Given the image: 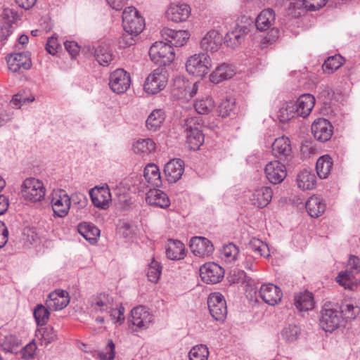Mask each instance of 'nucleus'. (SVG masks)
Listing matches in <instances>:
<instances>
[{
	"instance_id": "cd10ccee",
	"label": "nucleus",
	"mask_w": 360,
	"mask_h": 360,
	"mask_svg": "<svg viewBox=\"0 0 360 360\" xmlns=\"http://www.w3.org/2000/svg\"><path fill=\"white\" fill-rule=\"evenodd\" d=\"M315 101L316 99L311 94H304L301 95L297 101L294 102L297 116L303 118L309 116L314 107Z\"/></svg>"
},
{
	"instance_id": "39448f33",
	"label": "nucleus",
	"mask_w": 360,
	"mask_h": 360,
	"mask_svg": "<svg viewBox=\"0 0 360 360\" xmlns=\"http://www.w3.org/2000/svg\"><path fill=\"white\" fill-rule=\"evenodd\" d=\"M21 193L25 200L37 202L44 199L46 188L41 181L31 177L23 181L21 186Z\"/></svg>"
},
{
	"instance_id": "338daca9",
	"label": "nucleus",
	"mask_w": 360,
	"mask_h": 360,
	"mask_svg": "<svg viewBox=\"0 0 360 360\" xmlns=\"http://www.w3.org/2000/svg\"><path fill=\"white\" fill-rule=\"evenodd\" d=\"M348 267L351 273L360 272V259L355 255H350L348 260Z\"/></svg>"
},
{
	"instance_id": "4468645a",
	"label": "nucleus",
	"mask_w": 360,
	"mask_h": 360,
	"mask_svg": "<svg viewBox=\"0 0 360 360\" xmlns=\"http://www.w3.org/2000/svg\"><path fill=\"white\" fill-rule=\"evenodd\" d=\"M200 276L204 282L214 284L221 281L224 276V270L219 264L209 262L200 266Z\"/></svg>"
},
{
	"instance_id": "774afa93",
	"label": "nucleus",
	"mask_w": 360,
	"mask_h": 360,
	"mask_svg": "<svg viewBox=\"0 0 360 360\" xmlns=\"http://www.w3.org/2000/svg\"><path fill=\"white\" fill-rule=\"evenodd\" d=\"M136 36H134L132 34H130L129 33L125 32L122 34V36L120 39V45L122 47H127L130 46L135 44V39L134 37Z\"/></svg>"
},
{
	"instance_id": "69168bd1",
	"label": "nucleus",
	"mask_w": 360,
	"mask_h": 360,
	"mask_svg": "<svg viewBox=\"0 0 360 360\" xmlns=\"http://www.w3.org/2000/svg\"><path fill=\"white\" fill-rule=\"evenodd\" d=\"M65 49L74 58L79 53L80 47L78 44L74 41H66L64 42Z\"/></svg>"
},
{
	"instance_id": "4c0bfd02",
	"label": "nucleus",
	"mask_w": 360,
	"mask_h": 360,
	"mask_svg": "<svg viewBox=\"0 0 360 360\" xmlns=\"http://www.w3.org/2000/svg\"><path fill=\"white\" fill-rule=\"evenodd\" d=\"M333 162L328 155L321 156L316 161V170L321 179H326L330 174Z\"/></svg>"
},
{
	"instance_id": "bb28decb",
	"label": "nucleus",
	"mask_w": 360,
	"mask_h": 360,
	"mask_svg": "<svg viewBox=\"0 0 360 360\" xmlns=\"http://www.w3.org/2000/svg\"><path fill=\"white\" fill-rule=\"evenodd\" d=\"M146 201L150 205L162 209H167L170 205L167 194L160 189H150L146 193Z\"/></svg>"
},
{
	"instance_id": "e2e57ef3",
	"label": "nucleus",
	"mask_w": 360,
	"mask_h": 360,
	"mask_svg": "<svg viewBox=\"0 0 360 360\" xmlns=\"http://www.w3.org/2000/svg\"><path fill=\"white\" fill-rule=\"evenodd\" d=\"M326 4V0H304L303 6L309 11H316Z\"/></svg>"
},
{
	"instance_id": "09e8293b",
	"label": "nucleus",
	"mask_w": 360,
	"mask_h": 360,
	"mask_svg": "<svg viewBox=\"0 0 360 360\" xmlns=\"http://www.w3.org/2000/svg\"><path fill=\"white\" fill-rule=\"evenodd\" d=\"M49 310L48 307L41 304H37L34 309V317L38 326H44L49 319Z\"/></svg>"
},
{
	"instance_id": "4be33fe9",
	"label": "nucleus",
	"mask_w": 360,
	"mask_h": 360,
	"mask_svg": "<svg viewBox=\"0 0 360 360\" xmlns=\"http://www.w3.org/2000/svg\"><path fill=\"white\" fill-rule=\"evenodd\" d=\"M69 302L70 297L67 291L56 290L49 295L46 304L50 310L59 311L66 307Z\"/></svg>"
},
{
	"instance_id": "37998d69",
	"label": "nucleus",
	"mask_w": 360,
	"mask_h": 360,
	"mask_svg": "<svg viewBox=\"0 0 360 360\" xmlns=\"http://www.w3.org/2000/svg\"><path fill=\"white\" fill-rule=\"evenodd\" d=\"M296 106L293 101L285 103L278 110V117L281 122H286L297 116Z\"/></svg>"
},
{
	"instance_id": "6e6552de",
	"label": "nucleus",
	"mask_w": 360,
	"mask_h": 360,
	"mask_svg": "<svg viewBox=\"0 0 360 360\" xmlns=\"http://www.w3.org/2000/svg\"><path fill=\"white\" fill-rule=\"evenodd\" d=\"M130 85V75L124 69L118 68L110 73L109 86L113 92L117 94H124L129 89Z\"/></svg>"
},
{
	"instance_id": "0e129e2a",
	"label": "nucleus",
	"mask_w": 360,
	"mask_h": 360,
	"mask_svg": "<svg viewBox=\"0 0 360 360\" xmlns=\"http://www.w3.org/2000/svg\"><path fill=\"white\" fill-rule=\"evenodd\" d=\"M37 346L34 342L27 344L23 349L22 357L25 359L30 360L34 358L35 355Z\"/></svg>"
},
{
	"instance_id": "c85d7f7f",
	"label": "nucleus",
	"mask_w": 360,
	"mask_h": 360,
	"mask_svg": "<svg viewBox=\"0 0 360 360\" xmlns=\"http://www.w3.org/2000/svg\"><path fill=\"white\" fill-rule=\"evenodd\" d=\"M236 70L233 65L223 63L217 67L210 74V80L211 82L218 84L224 80L231 79L235 75Z\"/></svg>"
},
{
	"instance_id": "603ef678",
	"label": "nucleus",
	"mask_w": 360,
	"mask_h": 360,
	"mask_svg": "<svg viewBox=\"0 0 360 360\" xmlns=\"http://www.w3.org/2000/svg\"><path fill=\"white\" fill-rule=\"evenodd\" d=\"M300 334V329L296 325H288L283 328L281 335L282 338L288 342L297 340Z\"/></svg>"
},
{
	"instance_id": "5fc2aeb1",
	"label": "nucleus",
	"mask_w": 360,
	"mask_h": 360,
	"mask_svg": "<svg viewBox=\"0 0 360 360\" xmlns=\"http://www.w3.org/2000/svg\"><path fill=\"white\" fill-rule=\"evenodd\" d=\"M240 32L233 30L226 34L225 39L228 46L234 49L242 43L244 38Z\"/></svg>"
},
{
	"instance_id": "6e6d98bb",
	"label": "nucleus",
	"mask_w": 360,
	"mask_h": 360,
	"mask_svg": "<svg viewBox=\"0 0 360 360\" xmlns=\"http://www.w3.org/2000/svg\"><path fill=\"white\" fill-rule=\"evenodd\" d=\"M240 32L233 30L226 34L225 39L228 46L234 49L242 43L244 38Z\"/></svg>"
},
{
	"instance_id": "473e14b6",
	"label": "nucleus",
	"mask_w": 360,
	"mask_h": 360,
	"mask_svg": "<svg viewBox=\"0 0 360 360\" xmlns=\"http://www.w3.org/2000/svg\"><path fill=\"white\" fill-rule=\"evenodd\" d=\"M166 115L162 109H155L153 110L147 117L146 127L148 130L157 131L162 125Z\"/></svg>"
},
{
	"instance_id": "f8f14e48",
	"label": "nucleus",
	"mask_w": 360,
	"mask_h": 360,
	"mask_svg": "<svg viewBox=\"0 0 360 360\" xmlns=\"http://www.w3.org/2000/svg\"><path fill=\"white\" fill-rule=\"evenodd\" d=\"M129 321L135 326L136 330L146 329L153 321V315L143 306H138L131 311Z\"/></svg>"
},
{
	"instance_id": "423d86ee",
	"label": "nucleus",
	"mask_w": 360,
	"mask_h": 360,
	"mask_svg": "<svg viewBox=\"0 0 360 360\" xmlns=\"http://www.w3.org/2000/svg\"><path fill=\"white\" fill-rule=\"evenodd\" d=\"M212 67L210 57L207 53L191 56L186 63L187 72L193 76L202 77L208 73Z\"/></svg>"
},
{
	"instance_id": "ddd939ff",
	"label": "nucleus",
	"mask_w": 360,
	"mask_h": 360,
	"mask_svg": "<svg viewBox=\"0 0 360 360\" xmlns=\"http://www.w3.org/2000/svg\"><path fill=\"white\" fill-rule=\"evenodd\" d=\"M6 62L8 70L13 73L27 70L32 67L30 54L28 52L11 54L7 56Z\"/></svg>"
},
{
	"instance_id": "052dcab7",
	"label": "nucleus",
	"mask_w": 360,
	"mask_h": 360,
	"mask_svg": "<svg viewBox=\"0 0 360 360\" xmlns=\"http://www.w3.org/2000/svg\"><path fill=\"white\" fill-rule=\"evenodd\" d=\"M101 360H113L115 358V344L112 340H108L105 349L98 354Z\"/></svg>"
},
{
	"instance_id": "6ab92c4d",
	"label": "nucleus",
	"mask_w": 360,
	"mask_h": 360,
	"mask_svg": "<svg viewBox=\"0 0 360 360\" xmlns=\"http://www.w3.org/2000/svg\"><path fill=\"white\" fill-rule=\"evenodd\" d=\"M280 161L269 162L264 169L267 179L273 184L281 183L287 176L286 167Z\"/></svg>"
},
{
	"instance_id": "864d4df0",
	"label": "nucleus",
	"mask_w": 360,
	"mask_h": 360,
	"mask_svg": "<svg viewBox=\"0 0 360 360\" xmlns=\"http://www.w3.org/2000/svg\"><path fill=\"white\" fill-rule=\"evenodd\" d=\"M195 109L198 114H208L214 108V101L210 96L197 100L194 104Z\"/></svg>"
},
{
	"instance_id": "58836bf2",
	"label": "nucleus",
	"mask_w": 360,
	"mask_h": 360,
	"mask_svg": "<svg viewBox=\"0 0 360 360\" xmlns=\"http://www.w3.org/2000/svg\"><path fill=\"white\" fill-rule=\"evenodd\" d=\"M94 56L99 65L108 66L113 59V55L106 44H100L94 51Z\"/></svg>"
},
{
	"instance_id": "7c9ffc66",
	"label": "nucleus",
	"mask_w": 360,
	"mask_h": 360,
	"mask_svg": "<svg viewBox=\"0 0 360 360\" xmlns=\"http://www.w3.org/2000/svg\"><path fill=\"white\" fill-rule=\"evenodd\" d=\"M294 304L300 311H307L314 308V295L309 291L297 294L294 298Z\"/></svg>"
},
{
	"instance_id": "ea45409f",
	"label": "nucleus",
	"mask_w": 360,
	"mask_h": 360,
	"mask_svg": "<svg viewBox=\"0 0 360 360\" xmlns=\"http://www.w3.org/2000/svg\"><path fill=\"white\" fill-rule=\"evenodd\" d=\"M133 150L136 154L147 155L155 150V143L149 138L140 139L134 143Z\"/></svg>"
},
{
	"instance_id": "3c124183",
	"label": "nucleus",
	"mask_w": 360,
	"mask_h": 360,
	"mask_svg": "<svg viewBox=\"0 0 360 360\" xmlns=\"http://www.w3.org/2000/svg\"><path fill=\"white\" fill-rule=\"evenodd\" d=\"M162 266L154 258L148 264L147 277L153 283H157L160 277Z\"/></svg>"
},
{
	"instance_id": "c03bdc74",
	"label": "nucleus",
	"mask_w": 360,
	"mask_h": 360,
	"mask_svg": "<svg viewBox=\"0 0 360 360\" xmlns=\"http://www.w3.org/2000/svg\"><path fill=\"white\" fill-rule=\"evenodd\" d=\"M340 314L342 316V321L345 320H353L359 314L360 309L356 306L351 302H345L339 306Z\"/></svg>"
},
{
	"instance_id": "20e7f679",
	"label": "nucleus",
	"mask_w": 360,
	"mask_h": 360,
	"mask_svg": "<svg viewBox=\"0 0 360 360\" xmlns=\"http://www.w3.org/2000/svg\"><path fill=\"white\" fill-rule=\"evenodd\" d=\"M122 26L125 32L138 36L143 30L145 22L134 7H127L122 13Z\"/></svg>"
},
{
	"instance_id": "b1692460",
	"label": "nucleus",
	"mask_w": 360,
	"mask_h": 360,
	"mask_svg": "<svg viewBox=\"0 0 360 360\" xmlns=\"http://www.w3.org/2000/svg\"><path fill=\"white\" fill-rule=\"evenodd\" d=\"M164 172L169 183H176L184 174V162L181 159H173L165 165Z\"/></svg>"
},
{
	"instance_id": "de8ad7c7",
	"label": "nucleus",
	"mask_w": 360,
	"mask_h": 360,
	"mask_svg": "<svg viewBox=\"0 0 360 360\" xmlns=\"http://www.w3.org/2000/svg\"><path fill=\"white\" fill-rule=\"evenodd\" d=\"M249 248L261 257H268L270 255L268 245L259 239L252 238L249 243Z\"/></svg>"
},
{
	"instance_id": "72a5a7b5",
	"label": "nucleus",
	"mask_w": 360,
	"mask_h": 360,
	"mask_svg": "<svg viewBox=\"0 0 360 360\" xmlns=\"http://www.w3.org/2000/svg\"><path fill=\"white\" fill-rule=\"evenodd\" d=\"M78 232L91 244H95L100 236V230L93 224L83 222L78 225Z\"/></svg>"
},
{
	"instance_id": "8fccbe9b",
	"label": "nucleus",
	"mask_w": 360,
	"mask_h": 360,
	"mask_svg": "<svg viewBox=\"0 0 360 360\" xmlns=\"http://www.w3.org/2000/svg\"><path fill=\"white\" fill-rule=\"evenodd\" d=\"M335 280L337 283L343 286L345 289L354 290V288L356 286L353 274L348 270L340 271Z\"/></svg>"
},
{
	"instance_id": "f257e3e1",
	"label": "nucleus",
	"mask_w": 360,
	"mask_h": 360,
	"mask_svg": "<svg viewBox=\"0 0 360 360\" xmlns=\"http://www.w3.org/2000/svg\"><path fill=\"white\" fill-rule=\"evenodd\" d=\"M203 124L200 116H191L184 120L186 143L191 150H197L204 143V135L201 127Z\"/></svg>"
},
{
	"instance_id": "49530a36",
	"label": "nucleus",
	"mask_w": 360,
	"mask_h": 360,
	"mask_svg": "<svg viewBox=\"0 0 360 360\" xmlns=\"http://www.w3.org/2000/svg\"><path fill=\"white\" fill-rule=\"evenodd\" d=\"M209 349L205 345L193 346L188 352L189 360H207Z\"/></svg>"
},
{
	"instance_id": "a18cd8bd",
	"label": "nucleus",
	"mask_w": 360,
	"mask_h": 360,
	"mask_svg": "<svg viewBox=\"0 0 360 360\" xmlns=\"http://www.w3.org/2000/svg\"><path fill=\"white\" fill-rule=\"evenodd\" d=\"M238 253V248L232 243L224 245L220 252L221 259L229 263L236 261Z\"/></svg>"
},
{
	"instance_id": "dca6fc26",
	"label": "nucleus",
	"mask_w": 360,
	"mask_h": 360,
	"mask_svg": "<svg viewBox=\"0 0 360 360\" xmlns=\"http://www.w3.org/2000/svg\"><path fill=\"white\" fill-rule=\"evenodd\" d=\"M258 293L259 297L265 303L271 306L278 304L283 297L280 288L271 283L262 284Z\"/></svg>"
},
{
	"instance_id": "680f3d73",
	"label": "nucleus",
	"mask_w": 360,
	"mask_h": 360,
	"mask_svg": "<svg viewBox=\"0 0 360 360\" xmlns=\"http://www.w3.org/2000/svg\"><path fill=\"white\" fill-rule=\"evenodd\" d=\"M60 47L58 37L55 34L48 38L46 44V50L50 54L53 56L56 55Z\"/></svg>"
},
{
	"instance_id": "c9c22d12",
	"label": "nucleus",
	"mask_w": 360,
	"mask_h": 360,
	"mask_svg": "<svg viewBox=\"0 0 360 360\" xmlns=\"http://www.w3.org/2000/svg\"><path fill=\"white\" fill-rule=\"evenodd\" d=\"M275 21V13L273 9L263 10L255 20V26L260 31L269 30Z\"/></svg>"
},
{
	"instance_id": "412c9836",
	"label": "nucleus",
	"mask_w": 360,
	"mask_h": 360,
	"mask_svg": "<svg viewBox=\"0 0 360 360\" xmlns=\"http://www.w3.org/2000/svg\"><path fill=\"white\" fill-rule=\"evenodd\" d=\"M160 33L162 37L172 46H183L190 37V34L188 31L174 30L167 27L163 28Z\"/></svg>"
},
{
	"instance_id": "7ed1b4c3",
	"label": "nucleus",
	"mask_w": 360,
	"mask_h": 360,
	"mask_svg": "<svg viewBox=\"0 0 360 360\" xmlns=\"http://www.w3.org/2000/svg\"><path fill=\"white\" fill-rule=\"evenodd\" d=\"M149 56L151 60L160 67L169 65L175 58L172 46L162 41L153 44L149 50Z\"/></svg>"
},
{
	"instance_id": "2eb2a0df",
	"label": "nucleus",
	"mask_w": 360,
	"mask_h": 360,
	"mask_svg": "<svg viewBox=\"0 0 360 360\" xmlns=\"http://www.w3.org/2000/svg\"><path fill=\"white\" fill-rule=\"evenodd\" d=\"M113 299L105 293L91 296L88 300V306L91 313H106L111 309Z\"/></svg>"
},
{
	"instance_id": "c756f323",
	"label": "nucleus",
	"mask_w": 360,
	"mask_h": 360,
	"mask_svg": "<svg viewBox=\"0 0 360 360\" xmlns=\"http://www.w3.org/2000/svg\"><path fill=\"white\" fill-rule=\"evenodd\" d=\"M167 257L171 260H179L186 256L184 244L179 240H168L166 247Z\"/></svg>"
},
{
	"instance_id": "0eeeda50",
	"label": "nucleus",
	"mask_w": 360,
	"mask_h": 360,
	"mask_svg": "<svg viewBox=\"0 0 360 360\" xmlns=\"http://www.w3.org/2000/svg\"><path fill=\"white\" fill-rule=\"evenodd\" d=\"M210 315L217 321H224L227 315L226 302L223 295L219 292L211 293L207 299Z\"/></svg>"
},
{
	"instance_id": "5701e85b",
	"label": "nucleus",
	"mask_w": 360,
	"mask_h": 360,
	"mask_svg": "<svg viewBox=\"0 0 360 360\" xmlns=\"http://www.w3.org/2000/svg\"><path fill=\"white\" fill-rule=\"evenodd\" d=\"M273 196V191L270 187L262 186L256 188L249 195L251 203L258 208H263L267 206L271 202Z\"/></svg>"
},
{
	"instance_id": "f3484780",
	"label": "nucleus",
	"mask_w": 360,
	"mask_h": 360,
	"mask_svg": "<svg viewBox=\"0 0 360 360\" xmlns=\"http://www.w3.org/2000/svg\"><path fill=\"white\" fill-rule=\"evenodd\" d=\"M89 195L93 205L98 208L105 210L109 207L112 200L111 193L108 185L92 188Z\"/></svg>"
},
{
	"instance_id": "a211bd4d",
	"label": "nucleus",
	"mask_w": 360,
	"mask_h": 360,
	"mask_svg": "<svg viewBox=\"0 0 360 360\" xmlns=\"http://www.w3.org/2000/svg\"><path fill=\"white\" fill-rule=\"evenodd\" d=\"M191 252L198 257H209L214 252V245L207 238L202 236H194L189 244Z\"/></svg>"
},
{
	"instance_id": "2f4dec72",
	"label": "nucleus",
	"mask_w": 360,
	"mask_h": 360,
	"mask_svg": "<svg viewBox=\"0 0 360 360\" xmlns=\"http://www.w3.org/2000/svg\"><path fill=\"white\" fill-rule=\"evenodd\" d=\"M306 210L309 216L317 218L324 212L326 204L320 197L312 195L306 202Z\"/></svg>"
},
{
	"instance_id": "13d9d810",
	"label": "nucleus",
	"mask_w": 360,
	"mask_h": 360,
	"mask_svg": "<svg viewBox=\"0 0 360 360\" xmlns=\"http://www.w3.org/2000/svg\"><path fill=\"white\" fill-rule=\"evenodd\" d=\"M235 108V99L233 98H226L219 105V113L223 117L229 116Z\"/></svg>"
},
{
	"instance_id": "9b49d317",
	"label": "nucleus",
	"mask_w": 360,
	"mask_h": 360,
	"mask_svg": "<svg viewBox=\"0 0 360 360\" xmlns=\"http://www.w3.org/2000/svg\"><path fill=\"white\" fill-rule=\"evenodd\" d=\"M272 153L278 160L288 162L292 158L291 141L283 136L275 139L272 143Z\"/></svg>"
},
{
	"instance_id": "a878e982",
	"label": "nucleus",
	"mask_w": 360,
	"mask_h": 360,
	"mask_svg": "<svg viewBox=\"0 0 360 360\" xmlns=\"http://www.w3.org/2000/svg\"><path fill=\"white\" fill-rule=\"evenodd\" d=\"M191 8L186 4H171L166 11L169 20L174 22L185 21L190 15Z\"/></svg>"
},
{
	"instance_id": "bf43d9fd",
	"label": "nucleus",
	"mask_w": 360,
	"mask_h": 360,
	"mask_svg": "<svg viewBox=\"0 0 360 360\" xmlns=\"http://www.w3.org/2000/svg\"><path fill=\"white\" fill-rule=\"evenodd\" d=\"M35 98L33 95L25 96L22 94H18L13 96L11 101V104L15 108H20L22 104L33 102Z\"/></svg>"
},
{
	"instance_id": "f03ea898",
	"label": "nucleus",
	"mask_w": 360,
	"mask_h": 360,
	"mask_svg": "<svg viewBox=\"0 0 360 360\" xmlns=\"http://www.w3.org/2000/svg\"><path fill=\"white\" fill-rule=\"evenodd\" d=\"M341 322L339 305L332 302L325 303L319 318L321 328L326 332L332 333L339 328Z\"/></svg>"
},
{
	"instance_id": "a19ab883",
	"label": "nucleus",
	"mask_w": 360,
	"mask_h": 360,
	"mask_svg": "<svg viewBox=\"0 0 360 360\" xmlns=\"http://www.w3.org/2000/svg\"><path fill=\"white\" fill-rule=\"evenodd\" d=\"M36 336L41 341V344L48 345L57 338V333L51 326L41 327L36 330Z\"/></svg>"
},
{
	"instance_id": "79ce46f5",
	"label": "nucleus",
	"mask_w": 360,
	"mask_h": 360,
	"mask_svg": "<svg viewBox=\"0 0 360 360\" xmlns=\"http://www.w3.org/2000/svg\"><path fill=\"white\" fill-rule=\"evenodd\" d=\"M345 60L340 54L328 57L323 64L322 68L325 73L331 74L340 68Z\"/></svg>"
},
{
	"instance_id": "4d7b16f0",
	"label": "nucleus",
	"mask_w": 360,
	"mask_h": 360,
	"mask_svg": "<svg viewBox=\"0 0 360 360\" xmlns=\"http://www.w3.org/2000/svg\"><path fill=\"white\" fill-rule=\"evenodd\" d=\"M107 314L110 315L114 321V323L116 324L121 325L124 321V308L122 304L115 307L113 303L112 307H111V309L107 312Z\"/></svg>"
},
{
	"instance_id": "393cba45",
	"label": "nucleus",
	"mask_w": 360,
	"mask_h": 360,
	"mask_svg": "<svg viewBox=\"0 0 360 360\" xmlns=\"http://www.w3.org/2000/svg\"><path fill=\"white\" fill-rule=\"evenodd\" d=\"M222 36L214 30H210L202 38L200 45V48L206 51H217L222 44Z\"/></svg>"
},
{
	"instance_id": "f704fd0d",
	"label": "nucleus",
	"mask_w": 360,
	"mask_h": 360,
	"mask_svg": "<svg viewBox=\"0 0 360 360\" xmlns=\"http://www.w3.org/2000/svg\"><path fill=\"white\" fill-rule=\"evenodd\" d=\"M297 183L298 187L304 191L311 190L316 186V175L311 170L303 169L297 174Z\"/></svg>"
},
{
	"instance_id": "1a4fd4ad",
	"label": "nucleus",
	"mask_w": 360,
	"mask_h": 360,
	"mask_svg": "<svg viewBox=\"0 0 360 360\" xmlns=\"http://www.w3.org/2000/svg\"><path fill=\"white\" fill-rule=\"evenodd\" d=\"M51 205L55 217L63 218L70 211L71 198L64 190H58L53 193Z\"/></svg>"
},
{
	"instance_id": "9d476101",
	"label": "nucleus",
	"mask_w": 360,
	"mask_h": 360,
	"mask_svg": "<svg viewBox=\"0 0 360 360\" xmlns=\"http://www.w3.org/2000/svg\"><path fill=\"white\" fill-rule=\"evenodd\" d=\"M167 82V77L162 68L154 70L146 78L143 89L148 94H155L162 91Z\"/></svg>"
},
{
	"instance_id": "aec40b11",
	"label": "nucleus",
	"mask_w": 360,
	"mask_h": 360,
	"mask_svg": "<svg viewBox=\"0 0 360 360\" xmlns=\"http://www.w3.org/2000/svg\"><path fill=\"white\" fill-rule=\"evenodd\" d=\"M330 122L324 118L315 120L311 125V133L315 139L326 142L330 139L333 130Z\"/></svg>"
},
{
	"instance_id": "e433bc0d",
	"label": "nucleus",
	"mask_w": 360,
	"mask_h": 360,
	"mask_svg": "<svg viewBox=\"0 0 360 360\" xmlns=\"http://www.w3.org/2000/svg\"><path fill=\"white\" fill-rule=\"evenodd\" d=\"M143 176L153 186L159 187L162 184L159 168L155 164H148L144 169Z\"/></svg>"
}]
</instances>
